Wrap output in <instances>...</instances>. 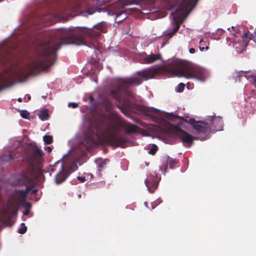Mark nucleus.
Here are the masks:
<instances>
[{
	"label": "nucleus",
	"mask_w": 256,
	"mask_h": 256,
	"mask_svg": "<svg viewBox=\"0 0 256 256\" xmlns=\"http://www.w3.org/2000/svg\"><path fill=\"white\" fill-rule=\"evenodd\" d=\"M48 152H50L52 150V148L51 147L47 146L44 148Z\"/></svg>",
	"instance_id": "c9c22d12"
},
{
	"label": "nucleus",
	"mask_w": 256,
	"mask_h": 256,
	"mask_svg": "<svg viewBox=\"0 0 256 256\" xmlns=\"http://www.w3.org/2000/svg\"><path fill=\"white\" fill-rule=\"evenodd\" d=\"M189 52L190 54H194L195 52V49L194 48H190L189 49Z\"/></svg>",
	"instance_id": "4c0bfd02"
},
{
	"label": "nucleus",
	"mask_w": 256,
	"mask_h": 256,
	"mask_svg": "<svg viewBox=\"0 0 256 256\" xmlns=\"http://www.w3.org/2000/svg\"><path fill=\"white\" fill-rule=\"evenodd\" d=\"M48 116H49L48 111L46 110L42 111L39 114V118L42 120H47L48 118Z\"/></svg>",
	"instance_id": "5701e85b"
},
{
	"label": "nucleus",
	"mask_w": 256,
	"mask_h": 256,
	"mask_svg": "<svg viewBox=\"0 0 256 256\" xmlns=\"http://www.w3.org/2000/svg\"><path fill=\"white\" fill-rule=\"evenodd\" d=\"M38 192V190H36V189H34V190H33L32 191V194H35L37 192Z\"/></svg>",
	"instance_id": "ea45409f"
},
{
	"label": "nucleus",
	"mask_w": 256,
	"mask_h": 256,
	"mask_svg": "<svg viewBox=\"0 0 256 256\" xmlns=\"http://www.w3.org/2000/svg\"><path fill=\"white\" fill-rule=\"evenodd\" d=\"M1 160L4 162H9L12 161L9 154L2 156Z\"/></svg>",
	"instance_id": "c756f323"
},
{
	"label": "nucleus",
	"mask_w": 256,
	"mask_h": 256,
	"mask_svg": "<svg viewBox=\"0 0 256 256\" xmlns=\"http://www.w3.org/2000/svg\"><path fill=\"white\" fill-rule=\"evenodd\" d=\"M176 133L177 136L180 140L183 145L186 147H190L194 144V140L199 138L193 136L188 132L182 130L181 128L176 127Z\"/></svg>",
	"instance_id": "f8f14e48"
},
{
	"label": "nucleus",
	"mask_w": 256,
	"mask_h": 256,
	"mask_svg": "<svg viewBox=\"0 0 256 256\" xmlns=\"http://www.w3.org/2000/svg\"><path fill=\"white\" fill-rule=\"evenodd\" d=\"M104 1L102 0H88L80 4V10L82 13H86L88 14H92L99 9L100 7L104 5Z\"/></svg>",
	"instance_id": "1a4fd4ad"
},
{
	"label": "nucleus",
	"mask_w": 256,
	"mask_h": 256,
	"mask_svg": "<svg viewBox=\"0 0 256 256\" xmlns=\"http://www.w3.org/2000/svg\"><path fill=\"white\" fill-rule=\"evenodd\" d=\"M27 230V227L25 226L24 223H22L20 225V228H19L18 230V232L20 234H24Z\"/></svg>",
	"instance_id": "a878e982"
},
{
	"label": "nucleus",
	"mask_w": 256,
	"mask_h": 256,
	"mask_svg": "<svg viewBox=\"0 0 256 256\" xmlns=\"http://www.w3.org/2000/svg\"><path fill=\"white\" fill-rule=\"evenodd\" d=\"M10 159L12 160H14L16 158H17L19 157V154L16 151L10 152L9 153Z\"/></svg>",
	"instance_id": "bb28decb"
},
{
	"label": "nucleus",
	"mask_w": 256,
	"mask_h": 256,
	"mask_svg": "<svg viewBox=\"0 0 256 256\" xmlns=\"http://www.w3.org/2000/svg\"><path fill=\"white\" fill-rule=\"evenodd\" d=\"M202 42V40H200V44Z\"/></svg>",
	"instance_id": "a18cd8bd"
},
{
	"label": "nucleus",
	"mask_w": 256,
	"mask_h": 256,
	"mask_svg": "<svg viewBox=\"0 0 256 256\" xmlns=\"http://www.w3.org/2000/svg\"><path fill=\"white\" fill-rule=\"evenodd\" d=\"M28 100H30V96H29L28 97Z\"/></svg>",
	"instance_id": "49530a36"
},
{
	"label": "nucleus",
	"mask_w": 256,
	"mask_h": 256,
	"mask_svg": "<svg viewBox=\"0 0 256 256\" xmlns=\"http://www.w3.org/2000/svg\"><path fill=\"white\" fill-rule=\"evenodd\" d=\"M199 48H200V50L201 51L204 50V47H202V46H200V47H199Z\"/></svg>",
	"instance_id": "a19ab883"
},
{
	"label": "nucleus",
	"mask_w": 256,
	"mask_h": 256,
	"mask_svg": "<svg viewBox=\"0 0 256 256\" xmlns=\"http://www.w3.org/2000/svg\"><path fill=\"white\" fill-rule=\"evenodd\" d=\"M81 196H82L81 194H80L78 195V198H80Z\"/></svg>",
	"instance_id": "c03bdc74"
},
{
	"label": "nucleus",
	"mask_w": 256,
	"mask_h": 256,
	"mask_svg": "<svg viewBox=\"0 0 256 256\" xmlns=\"http://www.w3.org/2000/svg\"><path fill=\"white\" fill-rule=\"evenodd\" d=\"M185 84L183 83H180L178 84L176 88V91L179 92H183Z\"/></svg>",
	"instance_id": "7c9ffc66"
},
{
	"label": "nucleus",
	"mask_w": 256,
	"mask_h": 256,
	"mask_svg": "<svg viewBox=\"0 0 256 256\" xmlns=\"http://www.w3.org/2000/svg\"><path fill=\"white\" fill-rule=\"evenodd\" d=\"M78 180H79L81 182H84L86 180V178L84 176H78Z\"/></svg>",
	"instance_id": "f704fd0d"
},
{
	"label": "nucleus",
	"mask_w": 256,
	"mask_h": 256,
	"mask_svg": "<svg viewBox=\"0 0 256 256\" xmlns=\"http://www.w3.org/2000/svg\"><path fill=\"white\" fill-rule=\"evenodd\" d=\"M58 165H60V171L55 176V182L56 184H60L64 182L71 173L70 170L65 168L62 162L60 161L56 162L50 170L54 172Z\"/></svg>",
	"instance_id": "9d476101"
},
{
	"label": "nucleus",
	"mask_w": 256,
	"mask_h": 256,
	"mask_svg": "<svg viewBox=\"0 0 256 256\" xmlns=\"http://www.w3.org/2000/svg\"><path fill=\"white\" fill-rule=\"evenodd\" d=\"M210 130L214 132L222 130L223 128L222 118L220 116H212L210 120Z\"/></svg>",
	"instance_id": "4468645a"
},
{
	"label": "nucleus",
	"mask_w": 256,
	"mask_h": 256,
	"mask_svg": "<svg viewBox=\"0 0 256 256\" xmlns=\"http://www.w3.org/2000/svg\"><path fill=\"white\" fill-rule=\"evenodd\" d=\"M158 150L157 146L154 144L150 148V150L148 151V154L152 155H154L156 153V152Z\"/></svg>",
	"instance_id": "c85d7f7f"
},
{
	"label": "nucleus",
	"mask_w": 256,
	"mask_h": 256,
	"mask_svg": "<svg viewBox=\"0 0 256 256\" xmlns=\"http://www.w3.org/2000/svg\"><path fill=\"white\" fill-rule=\"evenodd\" d=\"M110 160L108 159H105L102 161V162L98 166V171L101 172L104 170L106 167V164L109 162Z\"/></svg>",
	"instance_id": "4be33fe9"
},
{
	"label": "nucleus",
	"mask_w": 256,
	"mask_h": 256,
	"mask_svg": "<svg viewBox=\"0 0 256 256\" xmlns=\"http://www.w3.org/2000/svg\"><path fill=\"white\" fill-rule=\"evenodd\" d=\"M29 212H30L29 210H26L24 211V214L25 216L28 215Z\"/></svg>",
	"instance_id": "58836bf2"
},
{
	"label": "nucleus",
	"mask_w": 256,
	"mask_h": 256,
	"mask_svg": "<svg viewBox=\"0 0 256 256\" xmlns=\"http://www.w3.org/2000/svg\"><path fill=\"white\" fill-rule=\"evenodd\" d=\"M43 140L46 144H50L52 142V136L50 135H46L43 137Z\"/></svg>",
	"instance_id": "b1692460"
},
{
	"label": "nucleus",
	"mask_w": 256,
	"mask_h": 256,
	"mask_svg": "<svg viewBox=\"0 0 256 256\" xmlns=\"http://www.w3.org/2000/svg\"><path fill=\"white\" fill-rule=\"evenodd\" d=\"M126 18V14L124 12L119 13L116 14L115 20L116 22H120Z\"/></svg>",
	"instance_id": "412c9836"
},
{
	"label": "nucleus",
	"mask_w": 256,
	"mask_h": 256,
	"mask_svg": "<svg viewBox=\"0 0 256 256\" xmlns=\"http://www.w3.org/2000/svg\"><path fill=\"white\" fill-rule=\"evenodd\" d=\"M68 106H72V108H76L78 107V104L76 102H70L68 104Z\"/></svg>",
	"instance_id": "72a5a7b5"
},
{
	"label": "nucleus",
	"mask_w": 256,
	"mask_h": 256,
	"mask_svg": "<svg viewBox=\"0 0 256 256\" xmlns=\"http://www.w3.org/2000/svg\"><path fill=\"white\" fill-rule=\"evenodd\" d=\"M252 84L256 86V74L254 77V80L252 82Z\"/></svg>",
	"instance_id": "e433bc0d"
},
{
	"label": "nucleus",
	"mask_w": 256,
	"mask_h": 256,
	"mask_svg": "<svg viewBox=\"0 0 256 256\" xmlns=\"http://www.w3.org/2000/svg\"><path fill=\"white\" fill-rule=\"evenodd\" d=\"M58 17V14L53 12L52 14H46L42 18V22L44 23L45 22H48L46 24H48L52 22L51 19L53 18H56Z\"/></svg>",
	"instance_id": "a211bd4d"
},
{
	"label": "nucleus",
	"mask_w": 256,
	"mask_h": 256,
	"mask_svg": "<svg viewBox=\"0 0 256 256\" xmlns=\"http://www.w3.org/2000/svg\"><path fill=\"white\" fill-rule=\"evenodd\" d=\"M27 155L25 159L30 165H33L35 162H39L42 156L44 154L42 150L32 144H29L27 146Z\"/></svg>",
	"instance_id": "6e6552de"
},
{
	"label": "nucleus",
	"mask_w": 256,
	"mask_h": 256,
	"mask_svg": "<svg viewBox=\"0 0 256 256\" xmlns=\"http://www.w3.org/2000/svg\"><path fill=\"white\" fill-rule=\"evenodd\" d=\"M208 46H206V50H208Z\"/></svg>",
	"instance_id": "de8ad7c7"
},
{
	"label": "nucleus",
	"mask_w": 256,
	"mask_h": 256,
	"mask_svg": "<svg viewBox=\"0 0 256 256\" xmlns=\"http://www.w3.org/2000/svg\"><path fill=\"white\" fill-rule=\"evenodd\" d=\"M242 73H244V76L246 78H252V80H254V76L256 75H254V74H252L250 71H248V72H242Z\"/></svg>",
	"instance_id": "cd10ccee"
},
{
	"label": "nucleus",
	"mask_w": 256,
	"mask_h": 256,
	"mask_svg": "<svg viewBox=\"0 0 256 256\" xmlns=\"http://www.w3.org/2000/svg\"><path fill=\"white\" fill-rule=\"evenodd\" d=\"M102 105L107 112H110L112 108V104L108 98L104 99L102 102Z\"/></svg>",
	"instance_id": "6ab92c4d"
},
{
	"label": "nucleus",
	"mask_w": 256,
	"mask_h": 256,
	"mask_svg": "<svg viewBox=\"0 0 256 256\" xmlns=\"http://www.w3.org/2000/svg\"><path fill=\"white\" fill-rule=\"evenodd\" d=\"M160 179L156 174H150L148 176L145 180V184L150 192L153 193L155 191L158 186Z\"/></svg>",
	"instance_id": "ddd939ff"
},
{
	"label": "nucleus",
	"mask_w": 256,
	"mask_h": 256,
	"mask_svg": "<svg viewBox=\"0 0 256 256\" xmlns=\"http://www.w3.org/2000/svg\"><path fill=\"white\" fill-rule=\"evenodd\" d=\"M0 1H1V0H0Z\"/></svg>",
	"instance_id": "09e8293b"
},
{
	"label": "nucleus",
	"mask_w": 256,
	"mask_h": 256,
	"mask_svg": "<svg viewBox=\"0 0 256 256\" xmlns=\"http://www.w3.org/2000/svg\"><path fill=\"white\" fill-rule=\"evenodd\" d=\"M107 31V24L105 22H100L95 24L92 28L78 27L68 30L61 42L51 45L50 42L42 46L40 50L36 51L34 58L27 64L24 70H20L14 74L8 70L1 73V90L12 84V80L14 75L20 78H26L28 75L35 74L38 71L46 69L48 67V62L49 56L58 50L63 44H74L76 45L86 44L88 40H94L102 33Z\"/></svg>",
	"instance_id": "f257e3e1"
},
{
	"label": "nucleus",
	"mask_w": 256,
	"mask_h": 256,
	"mask_svg": "<svg viewBox=\"0 0 256 256\" xmlns=\"http://www.w3.org/2000/svg\"><path fill=\"white\" fill-rule=\"evenodd\" d=\"M200 139L201 140H204V138H200Z\"/></svg>",
	"instance_id": "37998d69"
},
{
	"label": "nucleus",
	"mask_w": 256,
	"mask_h": 256,
	"mask_svg": "<svg viewBox=\"0 0 256 256\" xmlns=\"http://www.w3.org/2000/svg\"><path fill=\"white\" fill-rule=\"evenodd\" d=\"M20 114V116L24 118H27L30 114L29 112L26 110H22Z\"/></svg>",
	"instance_id": "2f4dec72"
},
{
	"label": "nucleus",
	"mask_w": 256,
	"mask_h": 256,
	"mask_svg": "<svg viewBox=\"0 0 256 256\" xmlns=\"http://www.w3.org/2000/svg\"><path fill=\"white\" fill-rule=\"evenodd\" d=\"M25 186H26V189L23 190L26 193V194L27 195L28 194V193L30 192V191L31 190V189L32 188V186H28V184L25 185Z\"/></svg>",
	"instance_id": "473e14b6"
},
{
	"label": "nucleus",
	"mask_w": 256,
	"mask_h": 256,
	"mask_svg": "<svg viewBox=\"0 0 256 256\" xmlns=\"http://www.w3.org/2000/svg\"><path fill=\"white\" fill-rule=\"evenodd\" d=\"M177 160L170 158L167 160V164L170 166V168H172L177 163Z\"/></svg>",
	"instance_id": "393cba45"
},
{
	"label": "nucleus",
	"mask_w": 256,
	"mask_h": 256,
	"mask_svg": "<svg viewBox=\"0 0 256 256\" xmlns=\"http://www.w3.org/2000/svg\"><path fill=\"white\" fill-rule=\"evenodd\" d=\"M14 195L21 200H24L27 195L23 190H16L14 193Z\"/></svg>",
	"instance_id": "aec40b11"
},
{
	"label": "nucleus",
	"mask_w": 256,
	"mask_h": 256,
	"mask_svg": "<svg viewBox=\"0 0 256 256\" xmlns=\"http://www.w3.org/2000/svg\"><path fill=\"white\" fill-rule=\"evenodd\" d=\"M118 130V128L116 125L108 126L103 137L104 142L114 148H124L128 140L125 136L116 134V132Z\"/></svg>",
	"instance_id": "39448f33"
},
{
	"label": "nucleus",
	"mask_w": 256,
	"mask_h": 256,
	"mask_svg": "<svg viewBox=\"0 0 256 256\" xmlns=\"http://www.w3.org/2000/svg\"><path fill=\"white\" fill-rule=\"evenodd\" d=\"M162 72L161 68H154L140 71L132 76L122 78L116 88L112 90L110 95L117 102V107L124 114L128 112L137 110L146 114L156 111L154 108H149L140 104H136L132 101L134 98V94L128 88V86H136L140 84L144 80L154 78Z\"/></svg>",
	"instance_id": "f03ea898"
},
{
	"label": "nucleus",
	"mask_w": 256,
	"mask_h": 256,
	"mask_svg": "<svg viewBox=\"0 0 256 256\" xmlns=\"http://www.w3.org/2000/svg\"><path fill=\"white\" fill-rule=\"evenodd\" d=\"M17 180L18 183L21 185H26L30 184L32 182V179L28 170L22 172L20 174V178Z\"/></svg>",
	"instance_id": "2eb2a0df"
},
{
	"label": "nucleus",
	"mask_w": 256,
	"mask_h": 256,
	"mask_svg": "<svg viewBox=\"0 0 256 256\" xmlns=\"http://www.w3.org/2000/svg\"><path fill=\"white\" fill-rule=\"evenodd\" d=\"M232 29L234 30V32L232 33L233 36L231 38L232 39L233 46L236 49L246 48L250 40L256 43V29L254 34H250L248 30H246L242 36L239 34V30L234 26H232Z\"/></svg>",
	"instance_id": "0eeeda50"
},
{
	"label": "nucleus",
	"mask_w": 256,
	"mask_h": 256,
	"mask_svg": "<svg viewBox=\"0 0 256 256\" xmlns=\"http://www.w3.org/2000/svg\"><path fill=\"white\" fill-rule=\"evenodd\" d=\"M104 124V118L92 120L90 122L83 142L86 149L96 144L95 140L98 137V133L102 130Z\"/></svg>",
	"instance_id": "423d86ee"
},
{
	"label": "nucleus",
	"mask_w": 256,
	"mask_h": 256,
	"mask_svg": "<svg viewBox=\"0 0 256 256\" xmlns=\"http://www.w3.org/2000/svg\"><path fill=\"white\" fill-rule=\"evenodd\" d=\"M198 1V0H170V4L166 6V8L172 11V26L173 28L171 30L166 31L164 32V36L171 38L177 32L181 24V22L178 19L187 16Z\"/></svg>",
	"instance_id": "7ed1b4c3"
},
{
	"label": "nucleus",
	"mask_w": 256,
	"mask_h": 256,
	"mask_svg": "<svg viewBox=\"0 0 256 256\" xmlns=\"http://www.w3.org/2000/svg\"><path fill=\"white\" fill-rule=\"evenodd\" d=\"M161 59L162 58L160 54H154L152 53L150 55H146L144 58V60L146 64L152 63L158 60Z\"/></svg>",
	"instance_id": "f3484780"
},
{
	"label": "nucleus",
	"mask_w": 256,
	"mask_h": 256,
	"mask_svg": "<svg viewBox=\"0 0 256 256\" xmlns=\"http://www.w3.org/2000/svg\"><path fill=\"white\" fill-rule=\"evenodd\" d=\"M186 122L190 124L198 134H204L210 130V128L208 124L202 121H196L194 118H190Z\"/></svg>",
	"instance_id": "9b49d317"
},
{
	"label": "nucleus",
	"mask_w": 256,
	"mask_h": 256,
	"mask_svg": "<svg viewBox=\"0 0 256 256\" xmlns=\"http://www.w3.org/2000/svg\"><path fill=\"white\" fill-rule=\"evenodd\" d=\"M171 63L175 67L172 70V73L178 77L200 81H204L205 78L204 70L200 66L178 59L172 60Z\"/></svg>",
	"instance_id": "20e7f679"
},
{
	"label": "nucleus",
	"mask_w": 256,
	"mask_h": 256,
	"mask_svg": "<svg viewBox=\"0 0 256 256\" xmlns=\"http://www.w3.org/2000/svg\"><path fill=\"white\" fill-rule=\"evenodd\" d=\"M18 100L19 102H22V99L21 98H18Z\"/></svg>",
	"instance_id": "79ce46f5"
},
{
	"label": "nucleus",
	"mask_w": 256,
	"mask_h": 256,
	"mask_svg": "<svg viewBox=\"0 0 256 256\" xmlns=\"http://www.w3.org/2000/svg\"><path fill=\"white\" fill-rule=\"evenodd\" d=\"M120 125L126 130V134H127L136 133L138 132V127L134 124L122 122Z\"/></svg>",
	"instance_id": "dca6fc26"
}]
</instances>
